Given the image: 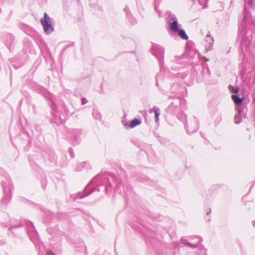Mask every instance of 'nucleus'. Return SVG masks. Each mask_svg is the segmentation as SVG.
I'll use <instances>...</instances> for the list:
<instances>
[{
    "instance_id": "19",
    "label": "nucleus",
    "mask_w": 255,
    "mask_h": 255,
    "mask_svg": "<svg viewBox=\"0 0 255 255\" xmlns=\"http://www.w3.org/2000/svg\"><path fill=\"white\" fill-rule=\"evenodd\" d=\"M205 60H206V61H209V59H207V58H205Z\"/></svg>"
},
{
    "instance_id": "2",
    "label": "nucleus",
    "mask_w": 255,
    "mask_h": 255,
    "mask_svg": "<svg viewBox=\"0 0 255 255\" xmlns=\"http://www.w3.org/2000/svg\"><path fill=\"white\" fill-rule=\"evenodd\" d=\"M168 20L170 23V28L171 30L174 33H176L177 31L180 29L179 28L178 22L175 16L169 13L168 16Z\"/></svg>"
},
{
    "instance_id": "10",
    "label": "nucleus",
    "mask_w": 255,
    "mask_h": 255,
    "mask_svg": "<svg viewBox=\"0 0 255 255\" xmlns=\"http://www.w3.org/2000/svg\"><path fill=\"white\" fill-rule=\"evenodd\" d=\"M153 109H154V111L155 113V121L156 123H158L159 121V117L160 115V109L157 107H153Z\"/></svg>"
},
{
    "instance_id": "14",
    "label": "nucleus",
    "mask_w": 255,
    "mask_h": 255,
    "mask_svg": "<svg viewBox=\"0 0 255 255\" xmlns=\"http://www.w3.org/2000/svg\"><path fill=\"white\" fill-rule=\"evenodd\" d=\"M47 254V255H55L51 251H48Z\"/></svg>"
},
{
    "instance_id": "4",
    "label": "nucleus",
    "mask_w": 255,
    "mask_h": 255,
    "mask_svg": "<svg viewBox=\"0 0 255 255\" xmlns=\"http://www.w3.org/2000/svg\"><path fill=\"white\" fill-rule=\"evenodd\" d=\"M164 51V48L162 47H154L153 48V53L155 56L158 59L162 60L163 57Z\"/></svg>"
},
{
    "instance_id": "13",
    "label": "nucleus",
    "mask_w": 255,
    "mask_h": 255,
    "mask_svg": "<svg viewBox=\"0 0 255 255\" xmlns=\"http://www.w3.org/2000/svg\"><path fill=\"white\" fill-rule=\"evenodd\" d=\"M87 103V100L85 98L82 99V104L85 105Z\"/></svg>"
},
{
    "instance_id": "15",
    "label": "nucleus",
    "mask_w": 255,
    "mask_h": 255,
    "mask_svg": "<svg viewBox=\"0 0 255 255\" xmlns=\"http://www.w3.org/2000/svg\"><path fill=\"white\" fill-rule=\"evenodd\" d=\"M239 89H238V88H236L234 89V90L233 92H234V93H236V94H237V93L239 92Z\"/></svg>"
},
{
    "instance_id": "20",
    "label": "nucleus",
    "mask_w": 255,
    "mask_h": 255,
    "mask_svg": "<svg viewBox=\"0 0 255 255\" xmlns=\"http://www.w3.org/2000/svg\"><path fill=\"white\" fill-rule=\"evenodd\" d=\"M83 197H82V196H80V197H79V198H80V199H81V198H82Z\"/></svg>"
},
{
    "instance_id": "11",
    "label": "nucleus",
    "mask_w": 255,
    "mask_h": 255,
    "mask_svg": "<svg viewBox=\"0 0 255 255\" xmlns=\"http://www.w3.org/2000/svg\"><path fill=\"white\" fill-rule=\"evenodd\" d=\"M206 41H208L209 43V45L207 46L209 48H210L213 45L214 40L212 37H211L210 32H208V33L207 35Z\"/></svg>"
},
{
    "instance_id": "3",
    "label": "nucleus",
    "mask_w": 255,
    "mask_h": 255,
    "mask_svg": "<svg viewBox=\"0 0 255 255\" xmlns=\"http://www.w3.org/2000/svg\"><path fill=\"white\" fill-rule=\"evenodd\" d=\"M236 110L238 111V114L234 118V122L236 124H239L241 123L243 118H246V114L245 109L241 106H236Z\"/></svg>"
},
{
    "instance_id": "5",
    "label": "nucleus",
    "mask_w": 255,
    "mask_h": 255,
    "mask_svg": "<svg viewBox=\"0 0 255 255\" xmlns=\"http://www.w3.org/2000/svg\"><path fill=\"white\" fill-rule=\"evenodd\" d=\"M125 122L126 123V121H123V125H124L125 126L129 127L130 128H134L136 126L140 125L141 123L140 121L137 119H134L133 120H132L130 122L129 125H128L127 123H125Z\"/></svg>"
},
{
    "instance_id": "18",
    "label": "nucleus",
    "mask_w": 255,
    "mask_h": 255,
    "mask_svg": "<svg viewBox=\"0 0 255 255\" xmlns=\"http://www.w3.org/2000/svg\"><path fill=\"white\" fill-rule=\"evenodd\" d=\"M153 111H154V109H153V108L151 109H150L149 112L152 113L153 112Z\"/></svg>"
},
{
    "instance_id": "1",
    "label": "nucleus",
    "mask_w": 255,
    "mask_h": 255,
    "mask_svg": "<svg viewBox=\"0 0 255 255\" xmlns=\"http://www.w3.org/2000/svg\"><path fill=\"white\" fill-rule=\"evenodd\" d=\"M40 22L43 26L44 32L47 34H51L54 31L51 18L47 13H44V17L40 19Z\"/></svg>"
},
{
    "instance_id": "16",
    "label": "nucleus",
    "mask_w": 255,
    "mask_h": 255,
    "mask_svg": "<svg viewBox=\"0 0 255 255\" xmlns=\"http://www.w3.org/2000/svg\"><path fill=\"white\" fill-rule=\"evenodd\" d=\"M176 247L178 248H181L182 247V246H181L180 244H178L176 245Z\"/></svg>"
},
{
    "instance_id": "7",
    "label": "nucleus",
    "mask_w": 255,
    "mask_h": 255,
    "mask_svg": "<svg viewBox=\"0 0 255 255\" xmlns=\"http://www.w3.org/2000/svg\"><path fill=\"white\" fill-rule=\"evenodd\" d=\"M181 242L182 244H183L184 245H185V246H187L190 248H196L198 247V245H199V243H198V244H192L190 243H188L184 238H182L181 239Z\"/></svg>"
},
{
    "instance_id": "8",
    "label": "nucleus",
    "mask_w": 255,
    "mask_h": 255,
    "mask_svg": "<svg viewBox=\"0 0 255 255\" xmlns=\"http://www.w3.org/2000/svg\"><path fill=\"white\" fill-rule=\"evenodd\" d=\"M231 97L234 102L237 105V106H240V105L243 101V98H240L237 95H232Z\"/></svg>"
},
{
    "instance_id": "17",
    "label": "nucleus",
    "mask_w": 255,
    "mask_h": 255,
    "mask_svg": "<svg viewBox=\"0 0 255 255\" xmlns=\"http://www.w3.org/2000/svg\"><path fill=\"white\" fill-rule=\"evenodd\" d=\"M252 224H253V225L254 226H255V221H253V222H252Z\"/></svg>"
},
{
    "instance_id": "12",
    "label": "nucleus",
    "mask_w": 255,
    "mask_h": 255,
    "mask_svg": "<svg viewBox=\"0 0 255 255\" xmlns=\"http://www.w3.org/2000/svg\"><path fill=\"white\" fill-rule=\"evenodd\" d=\"M245 0V10H246V8H247V2L246 0ZM252 3H253L252 0H249V1L248 2V4L249 5H250L251 6H252Z\"/></svg>"
},
{
    "instance_id": "6",
    "label": "nucleus",
    "mask_w": 255,
    "mask_h": 255,
    "mask_svg": "<svg viewBox=\"0 0 255 255\" xmlns=\"http://www.w3.org/2000/svg\"><path fill=\"white\" fill-rule=\"evenodd\" d=\"M14 38L10 34H7L4 38V41L7 46H10L14 41Z\"/></svg>"
},
{
    "instance_id": "9",
    "label": "nucleus",
    "mask_w": 255,
    "mask_h": 255,
    "mask_svg": "<svg viewBox=\"0 0 255 255\" xmlns=\"http://www.w3.org/2000/svg\"><path fill=\"white\" fill-rule=\"evenodd\" d=\"M178 35L182 39L187 40L188 39V36L186 34L185 30L183 29H180L177 31Z\"/></svg>"
}]
</instances>
